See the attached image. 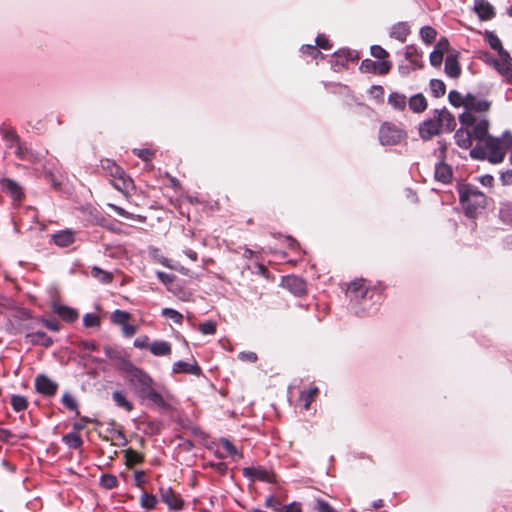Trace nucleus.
I'll use <instances>...</instances> for the list:
<instances>
[{
	"instance_id": "obj_13",
	"label": "nucleus",
	"mask_w": 512,
	"mask_h": 512,
	"mask_svg": "<svg viewBox=\"0 0 512 512\" xmlns=\"http://www.w3.org/2000/svg\"><path fill=\"white\" fill-rule=\"evenodd\" d=\"M115 189L127 195L134 189L133 180L123 171V175L116 176L110 180Z\"/></svg>"
},
{
	"instance_id": "obj_14",
	"label": "nucleus",
	"mask_w": 512,
	"mask_h": 512,
	"mask_svg": "<svg viewBox=\"0 0 512 512\" xmlns=\"http://www.w3.org/2000/svg\"><path fill=\"white\" fill-rule=\"evenodd\" d=\"M474 11L481 20H490L495 15L493 6L487 0H475Z\"/></svg>"
},
{
	"instance_id": "obj_2",
	"label": "nucleus",
	"mask_w": 512,
	"mask_h": 512,
	"mask_svg": "<svg viewBox=\"0 0 512 512\" xmlns=\"http://www.w3.org/2000/svg\"><path fill=\"white\" fill-rule=\"evenodd\" d=\"M123 373L125 380L138 398L154 385L153 379L145 371L131 364L124 367Z\"/></svg>"
},
{
	"instance_id": "obj_53",
	"label": "nucleus",
	"mask_w": 512,
	"mask_h": 512,
	"mask_svg": "<svg viewBox=\"0 0 512 512\" xmlns=\"http://www.w3.org/2000/svg\"><path fill=\"white\" fill-rule=\"evenodd\" d=\"M460 122L466 126H473L477 122V119L472 113L465 112L460 115Z\"/></svg>"
},
{
	"instance_id": "obj_24",
	"label": "nucleus",
	"mask_w": 512,
	"mask_h": 512,
	"mask_svg": "<svg viewBox=\"0 0 512 512\" xmlns=\"http://www.w3.org/2000/svg\"><path fill=\"white\" fill-rule=\"evenodd\" d=\"M488 127L489 123L486 119L477 121L474 125L472 136L479 141L486 142L487 137H489Z\"/></svg>"
},
{
	"instance_id": "obj_21",
	"label": "nucleus",
	"mask_w": 512,
	"mask_h": 512,
	"mask_svg": "<svg viewBox=\"0 0 512 512\" xmlns=\"http://www.w3.org/2000/svg\"><path fill=\"white\" fill-rule=\"evenodd\" d=\"M445 72L448 76L452 78H457L460 75L461 68L459 66L456 55L450 54L446 57Z\"/></svg>"
},
{
	"instance_id": "obj_30",
	"label": "nucleus",
	"mask_w": 512,
	"mask_h": 512,
	"mask_svg": "<svg viewBox=\"0 0 512 512\" xmlns=\"http://www.w3.org/2000/svg\"><path fill=\"white\" fill-rule=\"evenodd\" d=\"M149 350L155 356H166L171 353V345L166 341H154Z\"/></svg>"
},
{
	"instance_id": "obj_16",
	"label": "nucleus",
	"mask_w": 512,
	"mask_h": 512,
	"mask_svg": "<svg viewBox=\"0 0 512 512\" xmlns=\"http://www.w3.org/2000/svg\"><path fill=\"white\" fill-rule=\"evenodd\" d=\"M161 499L171 509H180L182 507V500L178 494L171 490V488H161Z\"/></svg>"
},
{
	"instance_id": "obj_42",
	"label": "nucleus",
	"mask_w": 512,
	"mask_h": 512,
	"mask_svg": "<svg viewBox=\"0 0 512 512\" xmlns=\"http://www.w3.org/2000/svg\"><path fill=\"white\" fill-rule=\"evenodd\" d=\"M317 392L318 389L315 387L301 393V399L305 401L304 407L306 410L310 408V404L314 400V397L316 396Z\"/></svg>"
},
{
	"instance_id": "obj_28",
	"label": "nucleus",
	"mask_w": 512,
	"mask_h": 512,
	"mask_svg": "<svg viewBox=\"0 0 512 512\" xmlns=\"http://www.w3.org/2000/svg\"><path fill=\"white\" fill-rule=\"evenodd\" d=\"M410 33L409 26L404 22L395 24L391 29V37L404 42Z\"/></svg>"
},
{
	"instance_id": "obj_1",
	"label": "nucleus",
	"mask_w": 512,
	"mask_h": 512,
	"mask_svg": "<svg viewBox=\"0 0 512 512\" xmlns=\"http://www.w3.org/2000/svg\"><path fill=\"white\" fill-rule=\"evenodd\" d=\"M455 126V118L446 108L436 109L432 118L419 125V135L423 140H429L443 132L454 130Z\"/></svg>"
},
{
	"instance_id": "obj_58",
	"label": "nucleus",
	"mask_w": 512,
	"mask_h": 512,
	"mask_svg": "<svg viewBox=\"0 0 512 512\" xmlns=\"http://www.w3.org/2000/svg\"><path fill=\"white\" fill-rule=\"evenodd\" d=\"M42 322H43L44 326L47 329H49L50 331L57 332L60 330V323L56 319H53V320L43 319Z\"/></svg>"
},
{
	"instance_id": "obj_25",
	"label": "nucleus",
	"mask_w": 512,
	"mask_h": 512,
	"mask_svg": "<svg viewBox=\"0 0 512 512\" xmlns=\"http://www.w3.org/2000/svg\"><path fill=\"white\" fill-rule=\"evenodd\" d=\"M53 310L66 322H73L78 318V313L67 306L55 304Z\"/></svg>"
},
{
	"instance_id": "obj_57",
	"label": "nucleus",
	"mask_w": 512,
	"mask_h": 512,
	"mask_svg": "<svg viewBox=\"0 0 512 512\" xmlns=\"http://www.w3.org/2000/svg\"><path fill=\"white\" fill-rule=\"evenodd\" d=\"M238 358L242 361H247V362H250V363H254L257 361L258 357H257V354L254 353V352H240L239 355H238Z\"/></svg>"
},
{
	"instance_id": "obj_38",
	"label": "nucleus",
	"mask_w": 512,
	"mask_h": 512,
	"mask_svg": "<svg viewBox=\"0 0 512 512\" xmlns=\"http://www.w3.org/2000/svg\"><path fill=\"white\" fill-rule=\"evenodd\" d=\"M420 35L423 41L430 44L435 40L437 33L431 26H424L420 30Z\"/></svg>"
},
{
	"instance_id": "obj_32",
	"label": "nucleus",
	"mask_w": 512,
	"mask_h": 512,
	"mask_svg": "<svg viewBox=\"0 0 512 512\" xmlns=\"http://www.w3.org/2000/svg\"><path fill=\"white\" fill-rule=\"evenodd\" d=\"M388 103L396 110H404L407 104L406 97L403 94L393 92L388 97Z\"/></svg>"
},
{
	"instance_id": "obj_8",
	"label": "nucleus",
	"mask_w": 512,
	"mask_h": 512,
	"mask_svg": "<svg viewBox=\"0 0 512 512\" xmlns=\"http://www.w3.org/2000/svg\"><path fill=\"white\" fill-rule=\"evenodd\" d=\"M391 67V62L386 60L373 61L370 59H365L361 62L360 70L365 73L384 75L390 71Z\"/></svg>"
},
{
	"instance_id": "obj_59",
	"label": "nucleus",
	"mask_w": 512,
	"mask_h": 512,
	"mask_svg": "<svg viewBox=\"0 0 512 512\" xmlns=\"http://www.w3.org/2000/svg\"><path fill=\"white\" fill-rule=\"evenodd\" d=\"M449 47V41L446 38H441L434 49L444 55L449 50Z\"/></svg>"
},
{
	"instance_id": "obj_50",
	"label": "nucleus",
	"mask_w": 512,
	"mask_h": 512,
	"mask_svg": "<svg viewBox=\"0 0 512 512\" xmlns=\"http://www.w3.org/2000/svg\"><path fill=\"white\" fill-rule=\"evenodd\" d=\"M371 55L377 59H380L381 61L385 60L386 57H388V52L383 49L379 45H374L371 47Z\"/></svg>"
},
{
	"instance_id": "obj_18",
	"label": "nucleus",
	"mask_w": 512,
	"mask_h": 512,
	"mask_svg": "<svg viewBox=\"0 0 512 512\" xmlns=\"http://www.w3.org/2000/svg\"><path fill=\"white\" fill-rule=\"evenodd\" d=\"M452 168L444 162H440L435 167V179L444 184L449 183L452 179Z\"/></svg>"
},
{
	"instance_id": "obj_40",
	"label": "nucleus",
	"mask_w": 512,
	"mask_h": 512,
	"mask_svg": "<svg viewBox=\"0 0 512 512\" xmlns=\"http://www.w3.org/2000/svg\"><path fill=\"white\" fill-rule=\"evenodd\" d=\"M130 314L123 310H115L111 316L112 322L118 325L125 324L130 319Z\"/></svg>"
},
{
	"instance_id": "obj_55",
	"label": "nucleus",
	"mask_w": 512,
	"mask_h": 512,
	"mask_svg": "<svg viewBox=\"0 0 512 512\" xmlns=\"http://www.w3.org/2000/svg\"><path fill=\"white\" fill-rule=\"evenodd\" d=\"M442 61H443V54L434 49L430 54L431 65L434 67H438L441 65Z\"/></svg>"
},
{
	"instance_id": "obj_39",
	"label": "nucleus",
	"mask_w": 512,
	"mask_h": 512,
	"mask_svg": "<svg viewBox=\"0 0 512 512\" xmlns=\"http://www.w3.org/2000/svg\"><path fill=\"white\" fill-rule=\"evenodd\" d=\"M1 134L3 139L7 142V145H13L20 140V137L16 134L15 130L7 128H1Z\"/></svg>"
},
{
	"instance_id": "obj_27",
	"label": "nucleus",
	"mask_w": 512,
	"mask_h": 512,
	"mask_svg": "<svg viewBox=\"0 0 512 512\" xmlns=\"http://www.w3.org/2000/svg\"><path fill=\"white\" fill-rule=\"evenodd\" d=\"M472 133L467 129H459L455 133L456 143L459 147L468 149L472 145Z\"/></svg>"
},
{
	"instance_id": "obj_64",
	"label": "nucleus",
	"mask_w": 512,
	"mask_h": 512,
	"mask_svg": "<svg viewBox=\"0 0 512 512\" xmlns=\"http://www.w3.org/2000/svg\"><path fill=\"white\" fill-rule=\"evenodd\" d=\"M500 180L503 185H511L512 184V170H507L502 172L500 175Z\"/></svg>"
},
{
	"instance_id": "obj_10",
	"label": "nucleus",
	"mask_w": 512,
	"mask_h": 512,
	"mask_svg": "<svg viewBox=\"0 0 512 512\" xmlns=\"http://www.w3.org/2000/svg\"><path fill=\"white\" fill-rule=\"evenodd\" d=\"M35 388L42 395L53 396L58 389V384L46 375H38L35 379Z\"/></svg>"
},
{
	"instance_id": "obj_52",
	"label": "nucleus",
	"mask_w": 512,
	"mask_h": 512,
	"mask_svg": "<svg viewBox=\"0 0 512 512\" xmlns=\"http://www.w3.org/2000/svg\"><path fill=\"white\" fill-rule=\"evenodd\" d=\"M448 97H449L450 103L453 106H455V107H459V106H461L463 104V97H462V95L459 92L455 91V90L450 91Z\"/></svg>"
},
{
	"instance_id": "obj_31",
	"label": "nucleus",
	"mask_w": 512,
	"mask_h": 512,
	"mask_svg": "<svg viewBox=\"0 0 512 512\" xmlns=\"http://www.w3.org/2000/svg\"><path fill=\"white\" fill-rule=\"evenodd\" d=\"M101 168L107 172L110 178L123 175V169L110 159L101 160Z\"/></svg>"
},
{
	"instance_id": "obj_62",
	"label": "nucleus",
	"mask_w": 512,
	"mask_h": 512,
	"mask_svg": "<svg viewBox=\"0 0 512 512\" xmlns=\"http://www.w3.org/2000/svg\"><path fill=\"white\" fill-rule=\"evenodd\" d=\"M317 509L319 512H337L329 503L323 500L317 501Z\"/></svg>"
},
{
	"instance_id": "obj_34",
	"label": "nucleus",
	"mask_w": 512,
	"mask_h": 512,
	"mask_svg": "<svg viewBox=\"0 0 512 512\" xmlns=\"http://www.w3.org/2000/svg\"><path fill=\"white\" fill-rule=\"evenodd\" d=\"M112 398L118 407H121L128 412L133 410V404L127 400L125 394L122 391H114Z\"/></svg>"
},
{
	"instance_id": "obj_15",
	"label": "nucleus",
	"mask_w": 512,
	"mask_h": 512,
	"mask_svg": "<svg viewBox=\"0 0 512 512\" xmlns=\"http://www.w3.org/2000/svg\"><path fill=\"white\" fill-rule=\"evenodd\" d=\"M485 40L493 50H496L498 52V60L508 59V56H510L509 53L503 49L501 40L494 32L486 31Z\"/></svg>"
},
{
	"instance_id": "obj_26",
	"label": "nucleus",
	"mask_w": 512,
	"mask_h": 512,
	"mask_svg": "<svg viewBox=\"0 0 512 512\" xmlns=\"http://www.w3.org/2000/svg\"><path fill=\"white\" fill-rule=\"evenodd\" d=\"M26 337L29 339V341L32 344H37V345H41L44 347H49L53 343L52 339L49 336H47L46 333H44L42 331H36V332L29 333V334H27Z\"/></svg>"
},
{
	"instance_id": "obj_60",
	"label": "nucleus",
	"mask_w": 512,
	"mask_h": 512,
	"mask_svg": "<svg viewBox=\"0 0 512 512\" xmlns=\"http://www.w3.org/2000/svg\"><path fill=\"white\" fill-rule=\"evenodd\" d=\"M302 52L310 55L313 58H317L318 55H321V52L313 45L302 46Z\"/></svg>"
},
{
	"instance_id": "obj_63",
	"label": "nucleus",
	"mask_w": 512,
	"mask_h": 512,
	"mask_svg": "<svg viewBox=\"0 0 512 512\" xmlns=\"http://www.w3.org/2000/svg\"><path fill=\"white\" fill-rule=\"evenodd\" d=\"M300 511H301L300 504L293 502L288 505H282V509L280 512H300Z\"/></svg>"
},
{
	"instance_id": "obj_11",
	"label": "nucleus",
	"mask_w": 512,
	"mask_h": 512,
	"mask_svg": "<svg viewBox=\"0 0 512 512\" xmlns=\"http://www.w3.org/2000/svg\"><path fill=\"white\" fill-rule=\"evenodd\" d=\"M493 65L496 71L504 77L505 81L512 85V58L508 56V59L497 60L491 58L488 60Z\"/></svg>"
},
{
	"instance_id": "obj_4",
	"label": "nucleus",
	"mask_w": 512,
	"mask_h": 512,
	"mask_svg": "<svg viewBox=\"0 0 512 512\" xmlns=\"http://www.w3.org/2000/svg\"><path fill=\"white\" fill-rule=\"evenodd\" d=\"M378 139L383 146H395L407 139V132L392 122H383L378 131Z\"/></svg>"
},
{
	"instance_id": "obj_12",
	"label": "nucleus",
	"mask_w": 512,
	"mask_h": 512,
	"mask_svg": "<svg viewBox=\"0 0 512 512\" xmlns=\"http://www.w3.org/2000/svg\"><path fill=\"white\" fill-rule=\"evenodd\" d=\"M1 189L9 194L14 200H21L24 196L23 191L19 183L16 181L3 178L0 180Z\"/></svg>"
},
{
	"instance_id": "obj_51",
	"label": "nucleus",
	"mask_w": 512,
	"mask_h": 512,
	"mask_svg": "<svg viewBox=\"0 0 512 512\" xmlns=\"http://www.w3.org/2000/svg\"><path fill=\"white\" fill-rule=\"evenodd\" d=\"M199 330L202 334H214L216 332V324L212 321L201 323Z\"/></svg>"
},
{
	"instance_id": "obj_6",
	"label": "nucleus",
	"mask_w": 512,
	"mask_h": 512,
	"mask_svg": "<svg viewBox=\"0 0 512 512\" xmlns=\"http://www.w3.org/2000/svg\"><path fill=\"white\" fill-rule=\"evenodd\" d=\"M487 159L493 164L501 163L505 157L501 141L497 138L487 137L486 139Z\"/></svg>"
},
{
	"instance_id": "obj_22",
	"label": "nucleus",
	"mask_w": 512,
	"mask_h": 512,
	"mask_svg": "<svg viewBox=\"0 0 512 512\" xmlns=\"http://www.w3.org/2000/svg\"><path fill=\"white\" fill-rule=\"evenodd\" d=\"M283 282L284 285L296 295H301L305 292V283L299 277L289 276L286 277Z\"/></svg>"
},
{
	"instance_id": "obj_37",
	"label": "nucleus",
	"mask_w": 512,
	"mask_h": 512,
	"mask_svg": "<svg viewBox=\"0 0 512 512\" xmlns=\"http://www.w3.org/2000/svg\"><path fill=\"white\" fill-rule=\"evenodd\" d=\"M11 405L13 409L17 412L23 411L27 408L28 402L25 397L20 395H13L11 397Z\"/></svg>"
},
{
	"instance_id": "obj_23",
	"label": "nucleus",
	"mask_w": 512,
	"mask_h": 512,
	"mask_svg": "<svg viewBox=\"0 0 512 512\" xmlns=\"http://www.w3.org/2000/svg\"><path fill=\"white\" fill-rule=\"evenodd\" d=\"M174 373H187L192 375H200L201 369L197 364H189L184 361H178L173 364Z\"/></svg>"
},
{
	"instance_id": "obj_17",
	"label": "nucleus",
	"mask_w": 512,
	"mask_h": 512,
	"mask_svg": "<svg viewBox=\"0 0 512 512\" xmlns=\"http://www.w3.org/2000/svg\"><path fill=\"white\" fill-rule=\"evenodd\" d=\"M53 242L59 247H68L75 241L74 233L71 230H62L51 236Z\"/></svg>"
},
{
	"instance_id": "obj_7",
	"label": "nucleus",
	"mask_w": 512,
	"mask_h": 512,
	"mask_svg": "<svg viewBox=\"0 0 512 512\" xmlns=\"http://www.w3.org/2000/svg\"><path fill=\"white\" fill-rule=\"evenodd\" d=\"M243 475L252 481L275 482V475L261 466L246 467L243 469Z\"/></svg>"
},
{
	"instance_id": "obj_44",
	"label": "nucleus",
	"mask_w": 512,
	"mask_h": 512,
	"mask_svg": "<svg viewBox=\"0 0 512 512\" xmlns=\"http://www.w3.org/2000/svg\"><path fill=\"white\" fill-rule=\"evenodd\" d=\"M281 501L275 496H269L265 500V506L272 509L275 512H280L282 509Z\"/></svg>"
},
{
	"instance_id": "obj_36",
	"label": "nucleus",
	"mask_w": 512,
	"mask_h": 512,
	"mask_svg": "<svg viewBox=\"0 0 512 512\" xmlns=\"http://www.w3.org/2000/svg\"><path fill=\"white\" fill-rule=\"evenodd\" d=\"M430 89L435 97H441L446 92V87L443 81L438 79H432L430 81Z\"/></svg>"
},
{
	"instance_id": "obj_41",
	"label": "nucleus",
	"mask_w": 512,
	"mask_h": 512,
	"mask_svg": "<svg viewBox=\"0 0 512 512\" xmlns=\"http://www.w3.org/2000/svg\"><path fill=\"white\" fill-rule=\"evenodd\" d=\"M63 440L71 448H79L82 445L81 437L76 433H69L64 436Z\"/></svg>"
},
{
	"instance_id": "obj_33",
	"label": "nucleus",
	"mask_w": 512,
	"mask_h": 512,
	"mask_svg": "<svg viewBox=\"0 0 512 512\" xmlns=\"http://www.w3.org/2000/svg\"><path fill=\"white\" fill-rule=\"evenodd\" d=\"M125 463L128 467H133L136 464H140L143 462L144 457L142 454L138 453L133 449H126L124 451Z\"/></svg>"
},
{
	"instance_id": "obj_43",
	"label": "nucleus",
	"mask_w": 512,
	"mask_h": 512,
	"mask_svg": "<svg viewBox=\"0 0 512 512\" xmlns=\"http://www.w3.org/2000/svg\"><path fill=\"white\" fill-rule=\"evenodd\" d=\"M101 485L106 489H113L118 485L116 476L106 474L101 477Z\"/></svg>"
},
{
	"instance_id": "obj_56",
	"label": "nucleus",
	"mask_w": 512,
	"mask_h": 512,
	"mask_svg": "<svg viewBox=\"0 0 512 512\" xmlns=\"http://www.w3.org/2000/svg\"><path fill=\"white\" fill-rule=\"evenodd\" d=\"M221 446L231 456L238 454L236 447L227 439L221 440Z\"/></svg>"
},
{
	"instance_id": "obj_54",
	"label": "nucleus",
	"mask_w": 512,
	"mask_h": 512,
	"mask_svg": "<svg viewBox=\"0 0 512 512\" xmlns=\"http://www.w3.org/2000/svg\"><path fill=\"white\" fill-rule=\"evenodd\" d=\"M108 207L113 209L118 215H120L122 217H125V218H128V219H132V220L136 219V216L134 214L127 212L126 210H124L123 208H121V207H119L117 205L109 203Z\"/></svg>"
},
{
	"instance_id": "obj_46",
	"label": "nucleus",
	"mask_w": 512,
	"mask_h": 512,
	"mask_svg": "<svg viewBox=\"0 0 512 512\" xmlns=\"http://www.w3.org/2000/svg\"><path fill=\"white\" fill-rule=\"evenodd\" d=\"M141 504L146 509H152L157 504V499L153 495H149L147 493H144L141 496Z\"/></svg>"
},
{
	"instance_id": "obj_47",
	"label": "nucleus",
	"mask_w": 512,
	"mask_h": 512,
	"mask_svg": "<svg viewBox=\"0 0 512 512\" xmlns=\"http://www.w3.org/2000/svg\"><path fill=\"white\" fill-rule=\"evenodd\" d=\"M83 324L85 327H97L100 325V318L95 314L88 313L83 317Z\"/></svg>"
},
{
	"instance_id": "obj_3",
	"label": "nucleus",
	"mask_w": 512,
	"mask_h": 512,
	"mask_svg": "<svg viewBox=\"0 0 512 512\" xmlns=\"http://www.w3.org/2000/svg\"><path fill=\"white\" fill-rule=\"evenodd\" d=\"M458 193L460 202L468 215H473L478 209H483L486 205L484 193L470 185H460Z\"/></svg>"
},
{
	"instance_id": "obj_9",
	"label": "nucleus",
	"mask_w": 512,
	"mask_h": 512,
	"mask_svg": "<svg viewBox=\"0 0 512 512\" xmlns=\"http://www.w3.org/2000/svg\"><path fill=\"white\" fill-rule=\"evenodd\" d=\"M41 164V168H36L37 172H40L55 188L60 187V183L56 181L55 171L60 166V163L57 159L55 160H46Z\"/></svg>"
},
{
	"instance_id": "obj_45",
	"label": "nucleus",
	"mask_w": 512,
	"mask_h": 512,
	"mask_svg": "<svg viewBox=\"0 0 512 512\" xmlns=\"http://www.w3.org/2000/svg\"><path fill=\"white\" fill-rule=\"evenodd\" d=\"M470 156L473 159L477 160H484L487 158V152H486V144L484 147L482 146H476L470 151Z\"/></svg>"
},
{
	"instance_id": "obj_49",
	"label": "nucleus",
	"mask_w": 512,
	"mask_h": 512,
	"mask_svg": "<svg viewBox=\"0 0 512 512\" xmlns=\"http://www.w3.org/2000/svg\"><path fill=\"white\" fill-rule=\"evenodd\" d=\"M62 403L65 405L69 410L75 411L77 410V401L74 399L72 395L69 393H65L62 397Z\"/></svg>"
},
{
	"instance_id": "obj_19",
	"label": "nucleus",
	"mask_w": 512,
	"mask_h": 512,
	"mask_svg": "<svg viewBox=\"0 0 512 512\" xmlns=\"http://www.w3.org/2000/svg\"><path fill=\"white\" fill-rule=\"evenodd\" d=\"M366 292H367V289L364 285L363 280L353 281L347 289V294L349 295V297L351 299H355V300L363 298L365 296Z\"/></svg>"
},
{
	"instance_id": "obj_61",
	"label": "nucleus",
	"mask_w": 512,
	"mask_h": 512,
	"mask_svg": "<svg viewBox=\"0 0 512 512\" xmlns=\"http://www.w3.org/2000/svg\"><path fill=\"white\" fill-rule=\"evenodd\" d=\"M157 277L164 284L172 283L174 281V279H175L174 275L168 274V273H165V272H162V271H158L157 272Z\"/></svg>"
},
{
	"instance_id": "obj_5",
	"label": "nucleus",
	"mask_w": 512,
	"mask_h": 512,
	"mask_svg": "<svg viewBox=\"0 0 512 512\" xmlns=\"http://www.w3.org/2000/svg\"><path fill=\"white\" fill-rule=\"evenodd\" d=\"M9 148L14 150L15 156L22 161H27L32 164L40 163L43 160V156L38 152H35L31 147H29L25 142L17 141L13 145H9Z\"/></svg>"
},
{
	"instance_id": "obj_20",
	"label": "nucleus",
	"mask_w": 512,
	"mask_h": 512,
	"mask_svg": "<svg viewBox=\"0 0 512 512\" xmlns=\"http://www.w3.org/2000/svg\"><path fill=\"white\" fill-rule=\"evenodd\" d=\"M140 399L142 401L148 400L152 404L158 406V407H165L166 402L163 398V396L154 388V385H152L146 393H144Z\"/></svg>"
},
{
	"instance_id": "obj_35",
	"label": "nucleus",
	"mask_w": 512,
	"mask_h": 512,
	"mask_svg": "<svg viewBox=\"0 0 512 512\" xmlns=\"http://www.w3.org/2000/svg\"><path fill=\"white\" fill-rule=\"evenodd\" d=\"M91 275L93 278L97 279L98 281L108 284L111 283L113 280V275L110 272L104 271L101 268L94 266L91 269Z\"/></svg>"
},
{
	"instance_id": "obj_48",
	"label": "nucleus",
	"mask_w": 512,
	"mask_h": 512,
	"mask_svg": "<svg viewBox=\"0 0 512 512\" xmlns=\"http://www.w3.org/2000/svg\"><path fill=\"white\" fill-rule=\"evenodd\" d=\"M162 314L172 319L175 323H181L183 320V316L178 311L172 308H164L162 310Z\"/></svg>"
},
{
	"instance_id": "obj_29",
	"label": "nucleus",
	"mask_w": 512,
	"mask_h": 512,
	"mask_svg": "<svg viewBox=\"0 0 512 512\" xmlns=\"http://www.w3.org/2000/svg\"><path fill=\"white\" fill-rule=\"evenodd\" d=\"M409 107L415 113H421L427 108V101L423 94H415L409 99Z\"/></svg>"
}]
</instances>
